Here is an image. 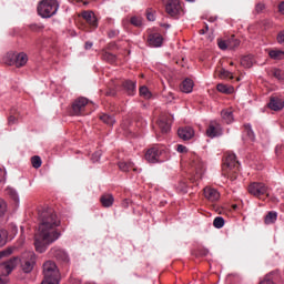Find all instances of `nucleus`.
Here are the masks:
<instances>
[{
    "instance_id": "1",
    "label": "nucleus",
    "mask_w": 284,
    "mask_h": 284,
    "mask_svg": "<svg viewBox=\"0 0 284 284\" xmlns=\"http://www.w3.org/2000/svg\"><path fill=\"white\" fill-rule=\"evenodd\" d=\"M40 225L34 236V247L40 254L47 251V247L59 240L60 232L57 227L60 220L57 217L52 209H44L39 212Z\"/></svg>"
},
{
    "instance_id": "2",
    "label": "nucleus",
    "mask_w": 284,
    "mask_h": 284,
    "mask_svg": "<svg viewBox=\"0 0 284 284\" xmlns=\"http://www.w3.org/2000/svg\"><path fill=\"white\" fill-rule=\"evenodd\" d=\"M12 254L11 248H7L0 252V276H8L17 266L18 260L16 257L4 260ZM0 284H7V278L0 277Z\"/></svg>"
},
{
    "instance_id": "3",
    "label": "nucleus",
    "mask_w": 284,
    "mask_h": 284,
    "mask_svg": "<svg viewBox=\"0 0 284 284\" xmlns=\"http://www.w3.org/2000/svg\"><path fill=\"white\" fill-rule=\"evenodd\" d=\"M189 170H190V182L197 183L205 172L204 163L201 158L196 154H190L189 161Z\"/></svg>"
},
{
    "instance_id": "4",
    "label": "nucleus",
    "mask_w": 284,
    "mask_h": 284,
    "mask_svg": "<svg viewBox=\"0 0 284 284\" xmlns=\"http://www.w3.org/2000/svg\"><path fill=\"white\" fill-rule=\"evenodd\" d=\"M240 171H241V163L240 161H237L236 155L233 153L226 155L225 161L223 163L224 174H227V178L234 181L237 179Z\"/></svg>"
},
{
    "instance_id": "5",
    "label": "nucleus",
    "mask_w": 284,
    "mask_h": 284,
    "mask_svg": "<svg viewBox=\"0 0 284 284\" xmlns=\"http://www.w3.org/2000/svg\"><path fill=\"white\" fill-rule=\"evenodd\" d=\"M44 280L41 284H60L61 275L53 261H47L43 264Z\"/></svg>"
},
{
    "instance_id": "6",
    "label": "nucleus",
    "mask_w": 284,
    "mask_h": 284,
    "mask_svg": "<svg viewBox=\"0 0 284 284\" xmlns=\"http://www.w3.org/2000/svg\"><path fill=\"white\" fill-rule=\"evenodd\" d=\"M59 9L57 0H42L38 7V13L40 17L48 19L53 17Z\"/></svg>"
},
{
    "instance_id": "7",
    "label": "nucleus",
    "mask_w": 284,
    "mask_h": 284,
    "mask_svg": "<svg viewBox=\"0 0 284 284\" xmlns=\"http://www.w3.org/2000/svg\"><path fill=\"white\" fill-rule=\"evenodd\" d=\"M144 159L150 163L164 162L166 159V151L164 146L155 145L149 149Z\"/></svg>"
},
{
    "instance_id": "8",
    "label": "nucleus",
    "mask_w": 284,
    "mask_h": 284,
    "mask_svg": "<svg viewBox=\"0 0 284 284\" xmlns=\"http://www.w3.org/2000/svg\"><path fill=\"white\" fill-rule=\"evenodd\" d=\"M247 191L253 196L265 200L267 196H270V189L265 183L263 182H253L247 186Z\"/></svg>"
},
{
    "instance_id": "9",
    "label": "nucleus",
    "mask_w": 284,
    "mask_h": 284,
    "mask_svg": "<svg viewBox=\"0 0 284 284\" xmlns=\"http://www.w3.org/2000/svg\"><path fill=\"white\" fill-rule=\"evenodd\" d=\"M80 18H82V29L85 31H93L99 26L97 16L91 10L83 11Z\"/></svg>"
},
{
    "instance_id": "10",
    "label": "nucleus",
    "mask_w": 284,
    "mask_h": 284,
    "mask_svg": "<svg viewBox=\"0 0 284 284\" xmlns=\"http://www.w3.org/2000/svg\"><path fill=\"white\" fill-rule=\"evenodd\" d=\"M21 268L26 274L32 272L33 266L36 265V254L32 251L24 252L20 258Z\"/></svg>"
},
{
    "instance_id": "11",
    "label": "nucleus",
    "mask_w": 284,
    "mask_h": 284,
    "mask_svg": "<svg viewBox=\"0 0 284 284\" xmlns=\"http://www.w3.org/2000/svg\"><path fill=\"white\" fill-rule=\"evenodd\" d=\"M166 14L174 18L181 16L183 8L180 0H162Z\"/></svg>"
},
{
    "instance_id": "12",
    "label": "nucleus",
    "mask_w": 284,
    "mask_h": 284,
    "mask_svg": "<svg viewBox=\"0 0 284 284\" xmlns=\"http://www.w3.org/2000/svg\"><path fill=\"white\" fill-rule=\"evenodd\" d=\"M90 102L85 98L77 99L71 106L70 113L75 116L87 115V108L89 106Z\"/></svg>"
},
{
    "instance_id": "13",
    "label": "nucleus",
    "mask_w": 284,
    "mask_h": 284,
    "mask_svg": "<svg viewBox=\"0 0 284 284\" xmlns=\"http://www.w3.org/2000/svg\"><path fill=\"white\" fill-rule=\"evenodd\" d=\"M173 118L170 114H161L156 121V125L162 134L169 133L171 131Z\"/></svg>"
},
{
    "instance_id": "14",
    "label": "nucleus",
    "mask_w": 284,
    "mask_h": 284,
    "mask_svg": "<svg viewBox=\"0 0 284 284\" xmlns=\"http://www.w3.org/2000/svg\"><path fill=\"white\" fill-rule=\"evenodd\" d=\"M217 45L221 50H235L241 45V41L235 36H231V38L226 40L219 39Z\"/></svg>"
},
{
    "instance_id": "15",
    "label": "nucleus",
    "mask_w": 284,
    "mask_h": 284,
    "mask_svg": "<svg viewBox=\"0 0 284 284\" xmlns=\"http://www.w3.org/2000/svg\"><path fill=\"white\" fill-rule=\"evenodd\" d=\"M50 255L61 263H69L70 261L68 253L58 246L50 250Z\"/></svg>"
},
{
    "instance_id": "16",
    "label": "nucleus",
    "mask_w": 284,
    "mask_h": 284,
    "mask_svg": "<svg viewBox=\"0 0 284 284\" xmlns=\"http://www.w3.org/2000/svg\"><path fill=\"white\" fill-rule=\"evenodd\" d=\"M146 43L151 48H160L163 44V37L159 32H151L146 38Z\"/></svg>"
},
{
    "instance_id": "17",
    "label": "nucleus",
    "mask_w": 284,
    "mask_h": 284,
    "mask_svg": "<svg viewBox=\"0 0 284 284\" xmlns=\"http://www.w3.org/2000/svg\"><path fill=\"white\" fill-rule=\"evenodd\" d=\"M204 197L210 201L211 203H216L220 200V192L213 187H205L203 189Z\"/></svg>"
},
{
    "instance_id": "18",
    "label": "nucleus",
    "mask_w": 284,
    "mask_h": 284,
    "mask_svg": "<svg viewBox=\"0 0 284 284\" xmlns=\"http://www.w3.org/2000/svg\"><path fill=\"white\" fill-rule=\"evenodd\" d=\"M178 135L183 141H189L194 138L195 132H194L193 128L184 126V128H180L178 130Z\"/></svg>"
},
{
    "instance_id": "19",
    "label": "nucleus",
    "mask_w": 284,
    "mask_h": 284,
    "mask_svg": "<svg viewBox=\"0 0 284 284\" xmlns=\"http://www.w3.org/2000/svg\"><path fill=\"white\" fill-rule=\"evenodd\" d=\"M222 134L221 126L216 123L211 122L206 129V135L211 139L220 136Z\"/></svg>"
},
{
    "instance_id": "20",
    "label": "nucleus",
    "mask_w": 284,
    "mask_h": 284,
    "mask_svg": "<svg viewBox=\"0 0 284 284\" xmlns=\"http://www.w3.org/2000/svg\"><path fill=\"white\" fill-rule=\"evenodd\" d=\"M122 87L124 88V91H126V94L133 97L136 93V83L132 80H124V83H122Z\"/></svg>"
},
{
    "instance_id": "21",
    "label": "nucleus",
    "mask_w": 284,
    "mask_h": 284,
    "mask_svg": "<svg viewBox=\"0 0 284 284\" xmlns=\"http://www.w3.org/2000/svg\"><path fill=\"white\" fill-rule=\"evenodd\" d=\"M194 88L193 80H190V78H185V80L180 84V91L183 93H191Z\"/></svg>"
},
{
    "instance_id": "22",
    "label": "nucleus",
    "mask_w": 284,
    "mask_h": 284,
    "mask_svg": "<svg viewBox=\"0 0 284 284\" xmlns=\"http://www.w3.org/2000/svg\"><path fill=\"white\" fill-rule=\"evenodd\" d=\"M100 202L103 207H112V205L114 203V196L110 193H104L100 197Z\"/></svg>"
},
{
    "instance_id": "23",
    "label": "nucleus",
    "mask_w": 284,
    "mask_h": 284,
    "mask_svg": "<svg viewBox=\"0 0 284 284\" xmlns=\"http://www.w3.org/2000/svg\"><path fill=\"white\" fill-rule=\"evenodd\" d=\"M284 106V102L282 99L278 98H272L268 108L273 111H281Z\"/></svg>"
},
{
    "instance_id": "24",
    "label": "nucleus",
    "mask_w": 284,
    "mask_h": 284,
    "mask_svg": "<svg viewBox=\"0 0 284 284\" xmlns=\"http://www.w3.org/2000/svg\"><path fill=\"white\" fill-rule=\"evenodd\" d=\"M118 168H120V171L122 172H130L131 170L138 171V169L134 166V163L126 162V161H120L118 162Z\"/></svg>"
},
{
    "instance_id": "25",
    "label": "nucleus",
    "mask_w": 284,
    "mask_h": 284,
    "mask_svg": "<svg viewBox=\"0 0 284 284\" xmlns=\"http://www.w3.org/2000/svg\"><path fill=\"white\" fill-rule=\"evenodd\" d=\"M27 62H28L27 53H16L14 67L22 68L27 64Z\"/></svg>"
},
{
    "instance_id": "26",
    "label": "nucleus",
    "mask_w": 284,
    "mask_h": 284,
    "mask_svg": "<svg viewBox=\"0 0 284 284\" xmlns=\"http://www.w3.org/2000/svg\"><path fill=\"white\" fill-rule=\"evenodd\" d=\"M221 116L222 120L226 123V124H231L234 121V115H233V111L227 109V110H223L221 112Z\"/></svg>"
},
{
    "instance_id": "27",
    "label": "nucleus",
    "mask_w": 284,
    "mask_h": 284,
    "mask_svg": "<svg viewBox=\"0 0 284 284\" xmlns=\"http://www.w3.org/2000/svg\"><path fill=\"white\" fill-rule=\"evenodd\" d=\"M17 53H13V51H9L8 53H6L4 58H3V63L7 65H16V58Z\"/></svg>"
},
{
    "instance_id": "28",
    "label": "nucleus",
    "mask_w": 284,
    "mask_h": 284,
    "mask_svg": "<svg viewBox=\"0 0 284 284\" xmlns=\"http://www.w3.org/2000/svg\"><path fill=\"white\" fill-rule=\"evenodd\" d=\"M276 219H278V214L274 211H271L264 217V223L265 225H272L273 223H276Z\"/></svg>"
},
{
    "instance_id": "29",
    "label": "nucleus",
    "mask_w": 284,
    "mask_h": 284,
    "mask_svg": "<svg viewBox=\"0 0 284 284\" xmlns=\"http://www.w3.org/2000/svg\"><path fill=\"white\" fill-rule=\"evenodd\" d=\"M244 133L250 141L254 142L256 140V135L251 124H244Z\"/></svg>"
},
{
    "instance_id": "30",
    "label": "nucleus",
    "mask_w": 284,
    "mask_h": 284,
    "mask_svg": "<svg viewBox=\"0 0 284 284\" xmlns=\"http://www.w3.org/2000/svg\"><path fill=\"white\" fill-rule=\"evenodd\" d=\"M102 59L111 64L115 63L116 61V55H114V53H109V51L103 50L102 53Z\"/></svg>"
},
{
    "instance_id": "31",
    "label": "nucleus",
    "mask_w": 284,
    "mask_h": 284,
    "mask_svg": "<svg viewBox=\"0 0 284 284\" xmlns=\"http://www.w3.org/2000/svg\"><path fill=\"white\" fill-rule=\"evenodd\" d=\"M216 90L224 94H232L234 92V88L225 85V84H217Z\"/></svg>"
},
{
    "instance_id": "32",
    "label": "nucleus",
    "mask_w": 284,
    "mask_h": 284,
    "mask_svg": "<svg viewBox=\"0 0 284 284\" xmlns=\"http://www.w3.org/2000/svg\"><path fill=\"white\" fill-rule=\"evenodd\" d=\"M268 55L273 60H283L284 51L283 50H271Z\"/></svg>"
},
{
    "instance_id": "33",
    "label": "nucleus",
    "mask_w": 284,
    "mask_h": 284,
    "mask_svg": "<svg viewBox=\"0 0 284 284\" xmlns=\"http://www.w3.org/2000/svg\"><path fill=\"white\" fill-rule=\"evenodd\" d=\"M101 121H103L105 124H108L109 126H112L115 123V119L112 115L109 114H102L100 116Z\"/></svg>"
},
{
    "instance_id": "34",
    "label": "nucleus",
    "mask_w": 284,
    "mask_h": 284,
    "mask_svg": "<svg viewBox=\"0 0 284 284\" xmlns=\"http://www.w3.org/2000/svg\"><path fill=\"white\" fill-rule=\"evenodd\" d=\"M224 225H225L224 217L217 216V217L214 219L213 226H215L216 230H222V227H224Z\"/></svg>"
},
{
    "instance_id": "35",
    "label": "nucleus",
    "mask_w": 284,
    "mask_h": 284,
    "mask_svg": "<svg viewBox=\"0 0 284 284\" xmlns=\"http://www.w3.org/2000/svg\"><path fill=\"white\" fill-rule=\"evenodd\" d=\"M219 77L221 79H230V80L234 79L233 73H231V71H226V69H220Z\"/></svg>"
},
{
    "instance_id": "36",
    "label": "nucleus",
    "mask_w": 284,
    "mask_h": 284,
    "mask_svg": "<svg viewBox=\"0 0 284 284\" xmlns=\"http://www.w3.org/2000/svg\"><path fill=\"white\" fill-rule=\"evenodd\" d=\"M6 194L9 195L16 203H18L19 196H18V193L14 189L7 187L6 189Z\"/></svg>"
},
{
    "instance_id": "37",
    "label": "nucleus",
    "mask_w": 284,
    "mask_h": 284,
    "mask_svg": "<svg viewBox=\"0 0 284 284\" xmlns=\"http://www.w3.org/2000/svg\"><path fill=\"white\" fill-rule=\"evenodd\" d=\"M140 97H143L144 99L149 100L152 98V93L149 91L146 87H141L139 89Z\"/></svg>"
},
{
    "instance_id": "38",
    "label": "nucleus",
    "mask_w": 284,
    "mask_h": 284,
    "mask_svg": "<svg viewBox=\"0 0 284 284\" xmlns=\"http://www.w3.org/2000/svg\"><path fill=\"white\" fill-rule=\"evenodd\" d=\"M241 64L245 68H252L253 67V60H252L251 55H245L244 58H242Z\"/></svg>"
},
{
    "instance_id": "39",
    "label": "nucleus",
    "mask_w": 284,
    "mask_h": 284,
    "mask_svg": "<svg viewBox=\"0 0 284 284\" xmlns=\"http://www.w3.org/2000/svg\"><path fill=\"white\" fill-rule=\"evenodd\" d=\"M7 210H8L7 202L3 199H0V220L3 219Z\"/></svg>"
},
{
    "instance_id": "40",
    "label": "nucleus",
    "mask_w": 284,
    "mask_h": 284,
    "mask_svg": "<svg viewBox=\"0 0 284 284\" xmlns=\"http://www.w3.org/2000/svg\"><path fill=\"white\" fill-rule=\"evenodd\" d=\"M8 233L6 230H0V248L7 244Z\"/></svg>"
},
{
    "instance_id": "41",
    "label": "nucleus",
    "mask_w": 284,
    "mask_h": 284,
    "mask_svg": "<svg viewBox=\"0 0 284 284\" xmlns=\"http://www.w3.org/2000/svg\"><path fill=\"white\" fill-rule=\"evenodd\" d=\"M272 74L277 80H283L284 79V71H282L281 69H273Z\"/></svg>"
},
{
    "instance_id": "42",
    "label": "nucleus",
    "mask_w": 284,
    "mask_h": 284,
    "mask_svg": "<svg viewBox=\"0 0 284 284\" xmlns=\"http://www.w3.org/2000/svg\"><path fill=\"white\" fill-rule=\"evenodd\" d=\"M145 16L148 21H155V12L152 9H146Z\"/></svg>"
},
{
    "instance_id": "43",
    "label": "nucleus",
    "mask_w": 284,
    "mask_h": 284,
    "mask_svg": "<svg viewBox=\"0 0 284 284\" xmlns=\"http://www.w3.org/2000/svg\"><path fill=\"white\" fill-rule=\"evenodd\" d=\"M31 162H32L33 168H36V169H39L42 164L40 156H37V155L31 159Z\"/></svg>"
},
{
    "instance_id": "44",
    "label": "nucleus",
    "mask_w": 284,
    "mask_h": 284,
    "mask_svg": "<svg viewBox=\"0 0 284 284\" xmlns=\"http://www.w3.org/2000/svg\"><path fill=\"white\" fill-rule=\"evenodd\" d=\"M131 24L135 26V27H141L142 26V18L140 17H131Z\"/></svg>"
},
{
    "instance_id": "45",
    "label": "nucleus",
    "mask_w": 284,
    "mask_h": 284,
    "mask_svg": "<svg viewBox=\"0 0 284 284\" xmlns=\"http://www.w3.org/2000/svg\"><path fill=\"white\" fill-rule=\"evenodd\" d=\"M30 30L33 32H39L43 29L42 24H38V23H32L29 26Z\"/></svg>"
},
{
    "instance_id": "46",
    "label": "nucleus",
    "mask_w": 284,
    "mask_h": 284,
    "mask_svg": "<svg viewBox=\"0 0 284 284\" xmlns=\"http://www.w3.org/2000/svg\"><path fill=\"white\" fill-rule=\"evenodd\" d=\"M260 284H276V283H274V281L272 280V274H268L265 276L263 281L260 282Z\"/></svg>"
},
{
    "instance_id": "47",
    "label": "nucleus",
    "mask_w": 284,
    "mask_h": 284,
    "mask_svg": "<svg viewBox=\"0 0 284 284\" xmlns=\"http://www.w3.org/2000/svg\"><path fill=\"white\" fill-rule=\"evenodd\" d=\"M120 33V31L118 29H111L109 30V38L113 39L115 37H118Z\"/></svg>"
},
{
    "instance_id": "48",
    "label": "nucleus",
    "mask_w": 284,
    "mask_h": 284,
    "mask_svg": "<svg viewBox=\"0 0 284 284\" xmlns=\"http://www.w3.org/2000/svg\"><path fill=\"white\" fill-rule=\"evenodd\" d=\"M277 42L280 44H283L284 43V30L280 31L278 34H277Z\"/></svg>"
},
{
    "instance_id": "49",
    "label": "nucleus",
    "mask_w": 284,
    "mask_h": 284,
    "mask_svg": "<svg viewBox=\"0 0 284 284\" xmlns=\"http://www.w3.org/2000/svg\"><path fill=\"white\" fill-rule=\"evenodd\" d=\"M18 122V119L13 115H10L9 119H8V123L9 125H13Z\"/></svg>"
},
{
    "instance_id": "50",
    "label": "nucleus",
    "mask_w": 284,
    "mask_h": 284,
    "mask_svg": "<svg viewBox=\"0 0 284 284\" xmlns=\"http://www.w3.org/2000/svg\"><path fill=\"white\" fill-rule=\"evenodd\" d=\"M176 151L179 153H186L187 152V148L180 144V145H178Z\"/></svg>"
},
{
    "instance_id": "51",
    "label": "nucleus",
    "mask_w": 284,
    "mask_h": 284,
    "mask_svg": "<svg viewBox=\"0 0 284 284\" xmlns=\"http://www.w3.org/2000/svg\"><path fill=\"white\" fill-rule=\"evenodd\" d=\"M263 10H265V4H263V3H257V4H256V12H257V13H261V12H263Z\"/></svg>"
},
{
    "instance_id": "52",
    "label": "nucleus",
    "mask_w": 284,
    "mask_h": 284,
    "mask_svg": "<svg viewBox=\"0 0 284 284\" xmlns=\"http://www.w3.org/2000/svg\"><path fill=\"white\" fill-rule=\"evenodd\" d=\"M6 180V171L0 168V183Z\"/></svg>"
},
{
    "instance_id": "53",
    "label": "nucleus",
    "mask_w": 284,
    "mask_h": 284,
    "mask_svg": "<svg viewBox=\"0 0 284 284\" xmlns=\"http://www.w3.org/2000/svg\"><path fill=\"white\" fill-rule=\"evenodd\" d=\"M100 156H101V153H100V151H98V152H95V153L93 154L92 160H93V161H99V160H100Z\"/></svg>"
},
{
    "instance_id": "54",
    "label": "nucleus",
    "mask_w": 284,
    "mask_h": 284,
    "mask_svg": "<svg viewBox=\"0 0 284 284\" xmlns=\"http://www.w3.org/2000/svg\"><path fill=\"white\" fill-rule=\"evenodd\" d=\"M283 145H276V148H275V154L276 155H278V154H281V151H283Z\"/></svg>"
},
{
    "instance_id": "55",
    "label": "nucleus",
    "mask_w": 284,
    "mask_h": 284,
    "mask_svg": "<svg viewBox=\"0 0 284 284\" xmlns=\"http://www.w3.org/2000/svg\"><path fill=\"white\" fill-rule=\"evenodd\" d=\"M278 11H280V13L284 14V1H282V2L278 4Z\"/></svg>"
},
{
    "instance_id": "56",
    "label": "nucleus",
    "mask_w": 284,
    "mask_h": 284,
    "mask_svg": "<svg viewBox=\"0 0 284 284\" xmlns=\"http://www.w3.org/2000/svg\"><path fill=\"white\" fill-rule=\"evenodd\" d=\"M92 45H93L92 42H90V41L85 42V49L87 50H90L92 48Z\"/></svg>"
},
{
    "instance_id": "57",
    "label": "nucleus",
    "mask_w": 284,
    "mask_h": 284,
    "mask_svg": "<svg viewBox=\"0 0 284 284\" xmlns=\"http://www.w3.org/2000/svg\"><path fill=\"white\" fill-rule=\"evenodd\" d=\"M116 48V43L112 42V43H109V50H113Z\"/></svg>"
},
{
    "instance_id": "58",
    "label": "nucleus",
    "mask_w": 284,
    "mask_h": 284,
    "mask_svg": "<svg viewBox=\"0 0 284 284\" xmlns=\"http://www.w3.org/2000/svg\"><path fill=\"white\" fill-rule=\"evenodd\" d=\"M106 22H108L109 24H114V20H113L112 18H108V19H106Z\"/></svg>"
},
{
    "instance_id": "59",
    "label": "nucleus",
    "mask_w": 284,
    "mask_h": 284,
    "mask_svg": "<svg viewBox=\"0 0 284 284\" xmlns=\"http://www.w3.org/2000/svg\"><path fill=\"white\" fill-rule=\"evenodd\" d=\"M215 21H216V17H210V18H209V22H212V23H213V22H215Z\"/></svg>"
},
{
    "instance_id": "60",
    "label": "nucleus",
    "mask_w": 284,
    "mask_h": 284,
    "mask_svg": "<svg viewBox=\"0 0 284 284\" xmlns=\"http://www.w3.org/2000/svg\"><path fill=\"white\" fill-rule=\"evenodd\" d=\"M237 207H239V206H237L236 204L232 205V209H233V210H237Z\"/></svg>"
},
{
    "instance_id": "61",
    "label": "nucleus",
    "mask_w": 284,
    "mask_h": 284,
    "mask_svg": "<svg viewBox=\"0 0 284 284\" xmlns=\"http://www.w3.org/2000/svg\"><path fill=\"white\" fill-rule=\"evenodd\" d=\"M196 0H186L189 3H194Z\"/></svg>"
},
{
    "instance_id": "62",
    "label": "nucleus",
    "mask_w": 284,
    "mask_h": 284,
    "mask_svg": "<svg viewBox=\"0 0 284 284\" xmlns=\"http://www.w3.org/2000/svg\"><path fill=\"white\" fill-rule=\"evenodd\" d=\"M205 31H209V24H205Z\"/></svg>"
},
{
    "instance_id": "63",
    "label": "nucleus",
    "mask_w": 284,
    "mask_h": 284,
    "mask_svg": "<svg viewBox=\"0 0 284 284\" xmlns=\"http://www.w3.org/2000/svg\"><path fill=\"white\" fill-rule=\"evenodd\" d=\"M201 33H202V34H204V33H205V30H204V29H202V30H201Z\"/></svg>"
},
{
    "instance_id": "64",
    "label": "nucleus",
    "mask_w": 284,
    "mask_h": 284,
    "mask_svg": "<svg viewBox=\"0 0 284 284\" xmlns=\"http://www.w3.org/2000/svg\"><path fill=\"white\" fill-rule=\"evenodd\" d=\"M109 95H113V97H114V95H115V93H114V92H113V93H109Z\"/></svg>"
}]
</instances>
